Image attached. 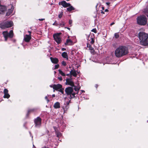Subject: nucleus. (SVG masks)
Segmentation results:
<instances>
[{"label":"nucleus","mask_w":148,"mask_h":148,"mask_svg":"<svg viewBox=\"0 0 148 148\" xmlns=\"http://www.w3.org/2000/svg\"><path fill=\"white\" fill-rule=\"evenodd\" d=\"M128 53L127 48L124 46H120L116 49L115 54L117 57L119 58L126 55Z\"/></svg>","instance_id":"obj_1"},{"label":"nucleus","mask_w":148,"mask_h":148,"mask_svg":"<svg viewBox=\"0 0 148 148\" xmlns=\"http://www.w3.org/2000/svg\"><path fill=\"white\" fill-rule=\"evenodd\" d=\"M138 37L140 44L142 45H148V34L143 32H140L138 34Z\"/></svg>","instance_id":"obj_2"},{"label":"nucleus","mask_w":148,"mask_h":148,"mask_svg":"<svg viewBox=\"0 0 148 148\" xmlns=\"http://www.w3.org/2000/svg\"><path fill=\"white\" fill-rule=\"evenodd\" d=\"M137 21L138 24L144 25L147 24V20L145 16L142 15L137 17Z\"/></svg>","instance_id":"obj_3"},{"label":"nucleus","mask_w":148,"mask_h":148,"mask_svg":"<svg viewBox=\"0 0 148 148\" xmlns=\"http://www.w3.org/2000/svg\"><path fill=\"white\" fill-rule=\"evenodd\" d=\"M13 24V22L11 21L3 22L0 24V27L2 29H5L6 28H8L11 27Z\"/></svg>","instance_id":"obj_4"},{"label":"nucleus","mask_w":148,"mask_h":148,"mask_svg":"<svg viewBox=\"0 0 148 148\" xmlns=\"http://www.w3.org/2000/svg\"><path fill=\"white\" fill-rule=\"evenodd\" d=\"M3 34L5 41H7L8 38H12L13 36V31L12 30H10L9 33L7 31L3 32Z\"/></svg>","instance_id":"obj_5"},{"label":"nucleus","mask_w":148,"mask_h":148,"mask_svg":"<svg viewBox=\"0 0 148 148\" xmlns=\"http://www.w3.org/2000/svg\"><path fill=\"white\" fill-rule=\"evenodd\" d=\"M34 121L36 127L39 128L41 126L42 119L39 117L35 119Z\"/></svg>","instance_id":"obj_6"},{"label":"nucleus","mask_w":148,"mask_h":148,"mask_svg":"<svg viewBox=\"0 0 148 148\" xmlns=\"http://www.w3.org/2000/svg\"><path fill=\"white\" fill-rule=\"evenodd\" d=\"M55 40L59 44L61 42V39L60 35L58 34H55L53 35Z\"/></svg>","instance_id":"obj_7"},{"label":"nucleus","mask_w":148,"mask_h":148,"mask_svg":"<svg viewBox=\"0 0 148 148\" xmlns=\"http://www.w3.org/2000/svg\"><path fill=\"white\" fill-rule=\"evenodd\" d=\"M65 91L67 95H69L73 92V90L72 87H69L65 88Z\"/></svg>","instance_id":"obj_8"},{"label":"nucleus","mask_w":148,"mask_h":148,"mask_svg":"<svg viewBox=\"0 0 148 148\" xmlns=\"http://www.w3.org/2000/svg\"><path fill=\"white\" fill-rule=\"evenodd\" d=\"M66 82L67 83V84L70 85L72 86H74V82L72 80V78L70 77V78H67L66 79Z\"/></svg>","instance_id":"obj_9"},{"label":"nucleus","mask_w":148,"mask_h":148,"mask_svg":"<svg viewBox=\"0 0 148 148\" xmlns=\"http://www.w3.org/2000/svg\"><path fill=\"white\" fill-rule=\"evenodd\" d=\"M62 87V85L60 84H54L52 86V88L54 90L58 91L60 88H61Z\"/></svg>","instance_id":"obj_10"},{"label":"nucleus","mask_w":148,"mask_h":148,"mask_svg":"<svg viewBox=\"0 0 148 148\" xmlns=\"http://www.w3.org/2000/svg\"><path fill=\"white\" fill-rule=\"evenodd\" d=\"M59 4L62 5L64 7L66 8L70 6L71 4L67 3L65 1H63L60 3H59Z\"/></svg>","instance_id":"obj_11"},{"label":"nucleus","mask_w":148,"mask_h":148,"mask_svg":"<svg viewBox=\"0 0 148 148\" xmlns=\"http://www.w3.org/2000/svg\"><path fill=\"white\" fill-rule=\"evenodd\" d=\"M7 8L4 6L0 5V14H3L6 10Z\"/></svg>","instance_id":"obj_12"},{"label":"nucleus","mask_w":148,"mask_h":148,"mask_svg":"<svg viewBox=\"0 0 148 148\" xmlns=\"http://www.w3.org/2000/svg\"><path fill=\"white\" fill-rule=\"evenodd\" d=\"M31 39V36L28 35H25L24 37L25 41L27 42H28Z\"/></svg>","instance_id":"obj_13"},{"label":"nucleus","mask_w":148,"mask_h":148,"mask_svg":"<svg viewBox=\"0 0 148 148\" xmlns=\"http://www.w3.org/2000/svg\"><path fill=\"white\" fill-rule=\"evenodd\" d=\"M14 9V8L13 6H11V8L9 10L8 12H7L6 14V15L7 16H8L10 15L12 13Z\"/></svg>","instance_id":"obj_14"},{"label":"nucleus","mask_w":148,"mask_h":148,"mask_svg":"<svg viewBox=\"0 0 148 148\" xmlns=\"http://www.w3.org/2000/svg\"><path fill=\"white\" fill-rule=\"evenodd\" d=\"M50 58L51 62L53 63L57 64L58 61V60L57 58L50 57Z\"/></svg>","instance_id":"obj_15"},{"label":"nucleus","mask_w":148,"mask_h":148,"mask_svg":"<svg viewBox=\"0 0 148 148\" xmlns=\"http://www.w3.org/2000/svg\"><path fill=\"white\" fill-rule=\"evenodd\" d=\"M72 41L70 39H67L65 44L66 45H72Z\"/></svg>","instance_id":"obj_16"},{"label":"nucleus","mask_w":148,"mask_h":148,"mask_svg":"<svg viewBox=\"0 0 148 148\" xmlns=\"http://www.w3.org/2000/svg\"><path fill=\"white\" fill-rule=\"evenodd\" d=\"M53 107L55 109L59 108H60V103L59 102H56L53 105Z\"/></svg>","instance_id":"obj_17"},{"label":"nucleus","mask_w":148,"mask_h":148,"mask_svg":"<svg viewBox=\"0 0 148 148\" xmlns=\"http://www.w3.org/2000/svg\"><path fill=\"white\" fill-rule=\"evenodd\" d=\"M62 56L66 59V60H68V57L67 55V54L66 52H63L62 53Z\"/></svg>","instance_id":"obj_18"},{"label":"nucleus","mask_w":148,"mask_h":148,"mask_svg":"<svg viewBox=\"0 0 148 148\" xmlns=\"http://www.w3.org/2000/svg\"><path fill=\"white\" fill-rule=\"evenodd\" d=\"M71 75H72L73 76L76 77L77 76V74L75 70H71L70 73Z\"/></svg>","instance_id":"obj_19"},{"label":"nucleus","mask_w":148,"mask_h":148,"mask_svg":"<svg viewBox=\"0 0 148 148\" xmlns=\"http://www.w3.org/2000/svg\"><path fill=\"white\" fill-rule=\"evenodd\" d=\"M68 7H69L67 8V10L69 12H70L72 10H75V8L73 6L71 5Z\"/></svg>","instance_id":"obj_20"},{"label":"nucleus","mask_w":148,"mask_h":148,"mask_svg":"<svg viewBox=\"0 0 148 148\" xmlns=\"http://www.w3.org/2000/svg\"><path fill=\"white\" fill-rule=\"evenodd\" d=\"M87 47L89 48V49L92 52L94 51L93 48L89 44H87Z\"/></svg>","instance_id":"obj_21"},{"label":"nucleus","mask_w":148,"mask_h":148,"mask_svg":"<svg viewBox=\"0 0 148 148\" xmlns=\"http://www.w3.org/2000/svg\"><path fill=\"white\" fill-rule=\"evenodd\" d=\"M75 92H72L71 95H70L69 98L70 99H72L75 97Z\"/></svg>","instance_id":"obj_22"},{"label":"nucleus","mask_w":148,"mask_h":148,"mask_svg":"<svg viewBox=\"0 0 148 148\" xmlns=\"http://www.w3.org/2000/svg\"><path fill=\"white\" fill-rule=\"evenodd\" d=\"M58 71L60 74L62 76H65L66 75L60 69L58 70Z\"/></svg>","instance_id":"obj_23"},{"label":"nucleus","mask_w":148,"mask_h":148,"mask_svg":"<svg viewBox=\"0 0 148 148\" xmlns=\"http://www.w3.org/2000/svg\"><path fill=\"white\" fill-rule=\"evenodd\" d=\"M10 97V95L8 94V93L4 94L3 97L4 98H8Z\"/></svg>","instance_id":"obj_24"},{"label":"nucleus","mask_w":148,"mask_h":148,"mask_svg":"<svg viewBox=\"0 0 148 148\" xmlns=\"http://www.w3.org/2000/svg\"><path fill=\"white\" fill-rule=\"evenodd\" d=\"M65 23L64 22L62 21L61 23L59 24V25L61 27H63L65 25Z\"/></svg>","instance_id":"obj_25"},{"label":"nucleus","mask_w":148,"mask_h":148,"mask_svg":"<svg viewBox=\"0 0 148 148\" xmlns=\"http://www.w3.org/2000/svg\"><path fill=\"white\" fill-rule=\"evenodd\" d=\"M49 96L51 97V96L49 95H47V96H45V99L47 101V103H48L49 101V100L48 99V97H49Z\"/></svg>","instance_id":"obj_26"},{"label":"nucleus","mask_w":148,"mask_h":148,"mask_svg":"<svg viewBox=\"0 0 148 148\" xmlns=\"http://www.w3.org/2000/svg\"><path fill=\"white\" fill-rule=\"evenodd\" d=\"M56 134L57 135V136L58 137L61 136L62 135L61 133L59 132H56Z\"/></svg>","instance_id":"obj_27"},{"label":"nucleus","mask_w":148,"mask_h":148,"mask_svg":"<svg viewBox=\"0 0 148 148\" xmlns=\"http://www.w3.org/2000/svg\"><path fill=\"white\" fill-rule=\"evenodd\" d=\"M74 87V89L76 91H78L80 88V87L78 88L76 86H75Z\"/></svg>","instance_id":"obj_28"},{"label":"nucleus","mask_w":148,"mask_h":148,"mask_svg":"<svg viewBox=\"0 0 148 148\" xmlns=\"http://www.w3.org/2000/svg\"><path fill=\"white\" fill-rule=\"evenodd\" d=\"M64 89L62 88H60L58 91L61 92L62 94H63L64 93Z\"/></svg>","instance_id":"obj_29"},{"label":"nucleus","mask_w":148,"mask_h":148,"mask_svg":"<svg viewBox=\"0 0 148 148\" xmlns=\"http://www.w3.org/2000/svg\"><path fill=\"white\" fill-rule=\"evenodd\" d=\"M34 109H30V110H29L28 111V112H27V116H28V114H29V113L30 112H32V111H34Z\"/></svg>","instance_id":"obj_30"},{"label":"nucleus","mask_w":148,"mask_h":148,"mask_svg":"<svg viewBox=\"0 0 148 148\" xmlns=\"http://www.w3.org/2000/svg\"><path fill=\"white\" fill-rule=\"evenodd\" d=\"M114 36L116 38H117L119 37V35L117 33H115L114 34Z\"/></svg>","instance_id":"obj_31"},{"label":"nucleus","mask_w":148,"mask_h":148,"mask_svg":"<svg viewBox=\"0 0 148 148\" xmlns=\"http://www.w3.org/2000/svg\"><path fill=\"white\" fill-rule=\"evenodd\" d=\"M94 43V38H91V41H90L91 44H93Z\"/></svg>","instance_id":"obj_32"},{"label":"nucleus","mask_w":148,"mask_h":148,"mask_svg":"<svg viewBox=\"0 0 148 148\" xmlns=\"http://www.w3.org/2000/svg\"><path fill=\"white\" fill-rule=\"evenodd\" d=\"M91 32H93L95 33H97V30L96 28H94L92 29L91 30Z\"/></svg>","instance_id":"obj_33"},{"label":"nucleus","mask_w":148,"mask_h":148,"mask_svg":"<svg viewBox=\"0 0 148 148\" xmlns=\"http://www.w3.org/2000/svg\"><path fill=\"white\" fill-rule=\"evenodd\" d=\"M8 90L7 89H5L4 90V94H6L8 93Z\"/></svg>","instance_id":"obj_34"},{"label":"nucleus","mask_w":148,"mask_h":148,"mask_svg":"<svg viewBox=\"0 0 148 148\" xmlns=\"http://www.w3.org/2000/svg\"><path fill=\"white\" fill-rule=\"evenodd\" d=\"M62 65H63L64 66H65L66 65V62H65L64 61H62Z\"/></svg>","instance_id":"obj_35"},{"label":"nucleus","mask_w":148,"mask_h":148,"mask_svg":"<svg viewBox=\"0 0 148 148\" xmlns=\"http://www.w3.org/2000/svg\"><path fill=\"white\" fill-rule=\"evenodd\" d=\"M59 65L58 64H57L55 65L54 69H58L59 67Z\"/></svg>","instance_id":"obj_36"},{"label":"nucleus","mask_w":148,"mask_h":148,"mask_svg":"<svg viewBox=\"0 0 148 148\" xmlns=\"http://www.w3.org/2000/svg\"><path fill=\"white\" fill-rule=\"evenodd\" d=\"M143 12L145 13L148 12V10L147 9H144Z\"/></svg>","instance_id":"obj_37"},{"label":"nucleus","mask_w":148,"mask_h":148,"mask_svg":"<svg viewBox=\"0 0 148 148\" xmlns=\"http://www.w3.org/2000/svg\"><path fill=\"white\" fill-rule=\"evenodd\" d=\"M62 13H61L60 14H59V15H58V16L59 18H61L62 17Z\"/></svg>","instance_id":"obj_38"},{"label":"nucleus","mask_w":148,"mask_h":148,"mask_svg":"<svg viewBox=\"0 0 148 148\" xmlns=\"http://www.w3.org/2000/svg\"><path fill=\"white\" fill-rule=\"evenodd\" d=\"M56 21H55V22L53 24V25H56L57 26L58 25V23H56Z\"/></svg>","instance_id":"obj_39"},{"label":"nucleus","mask_w":148,"mask_h":148,"mask_svg":"<svg viewBox=\"0 0 148 148\" xmlns=\"http://www.w3.org/2000/svg\"><path fill=\"white\" fill-rule=\"evenodd\" d=\"M58 78L60 81H62V77L61 76L58 77Z\"/></svg>","instance_id":"obj_40"},{"label":"nucleus","mask_w":148,"mask_h":148,"mask_svg":"<svg viewBox=\"0 0 148 148\" xmlns=\"http://www.w3.org/2000/svg\"><path fill=\"white\" fill-rule=\"evenodd\" d=\"M69 24L71 25V24L72 23V20H69Z\"/></svg>","instance_id":"obj_41"},{"label":"nucleus","mask_w":148,"mask_h":148,"mask_svg":"<svg viewBox=\"0 0 148 148\" xmlns=\"http://www.w3.org/2000/svg\"><path fill=\"white\" fill-rule=\"evenodd\" d=\"M45 20L44 18L39 19V20L40 21H42Z\"/></svg>","instance_id":"obj_42"},{"label":"nucleus","mask_w":148,"mask_h":148,"mask_svg":"<svg viewBox=\"0 0 148 148\" xmlns=\"http://www.w3.org/2000/svg\"><path fill=\"white\" fill-rule=\"evenodd\" d=\"M66 50V49L65 48H62V51H65Z\"/></svg>","instance_id":"obj_43"},{"label":"nucleus","mask_w":148,"mask_h":148,"mask_svg":"<svg viewBox=\"0 0 148 148\" xmlns=\"http://www.w3.org/2000/svg\"><path fill=\"white\" fill-rule=\"evenodd\" d=\"M90 34L88 35V36L87 37V39L88 40V39H89V37L90 36Z\"/></svg>","instance_id":"obj_44"},{"label":"nucleus","mask_w":148,"mask_h":148,"mask_svg":"<svg viewBox=\"0 0 148 148\" xmlns=\"http://www.w3.org/2000/svg\"><path fill=\"white\" fill-rule=\"evenodd\" d=\"M28 33H29V35H30V36H31V32H30V31H29L28 32Z\"/></svg>","instance_id":"obj_45"},{"label":"nucleus","mask_w":148,"mask_h":148,"mask_svg":"<svg viewBox=\"0 0 148 148\" xmlns=\"http://www.w3.org/2000/svg\"><path fill=\"white\" fill-rule=\"evenodd\" d=\"M114 24V22L110 24V25H113Z\"/></svg>","instance_id":"obj_46"},{"label":"nucleus","mask_w":148,"mask_h":148,"mask_svg":"<svg viewBox=\"0 0 148 148\" xmlns=\"http://www.w3.org/2000/svg\"><path fill=\"white\" fill-rule=\"evenodd\" d=\"M52 96L53 97H55V94H53L52 95Z\"/></svg>","instance_id":"obj_47"},{"label":"nucleus","mask_w":148,"mask_h":148,"mask_svg":"<svg viewBox=\"0 0 148 148\" xmlns=\"http://www.w3.org/2000/svg\"><path fill=\"white\" fill-rule=\"evenodd\" d=\"M101 13H102V14H104V12L103 11H101Z\"/></svg>","instance_id":"obj_48"},{"label":"nucleus","mask_w":148,"mask_h":148,"mask_svg":"<svg viewBox=\"0 0 148 148\" xmlns=\"http://www.w3.org/2000/svg\"><path fill=\"white\" fill-rule=\"evenodd\" d=\"M67 105H68L69 104V102H68L67 101L66 102Z\"/></svg>","instance_id":"obj_49"},{"label":"nucleus","mask_w":148,"mask_h":148,"mask_svg":"<svg viewBox=\"0 0 148 148\" xmlns=\"http://www.w3.org/2000/svg\"><path fill=\"white\" fill-rule=\"evenodd\" d=\"M65 28H67V29H69V30H70V28H69V27H65Z\"/></svg>","instance_id":"obj_50"},{"label":"nucleus","mask_w":148,"mask_h":148,"mask_svg":"<svg viewBox=\"0 0 148 148\" xmlns=\"http://www.w3.org/2000/svg\"><path fill=\"white\" fill-rule=\"evenodd\" d=\"M95 87H96V88H97L98 87V85H97L96 84V85H95Z\"/></svg>","instance_id":"obj_51"},{"label":"nucleus","mask_w":148,"mask_h":148,"mask_svg":"<svg viewBox=\"0 0 148 148\" xmlns=\"http://www.w3.org/2000/svg\"><path fill=\"white\" fill-rule=\"evenodd\" d=\"M105 12H107V11H108V9H106V10H105Z\"/></svg>","instance_id":"obj_52"},{"label":"nucleus","mask_w":148,"mask_h":148,"mask_svg":"<svg viewBox=\"0 0 148 148\" xmlns=\"http://www.w3.org/2000/svg\"><path fill=\"white\" fill-rule=\"evenodd\" d=\"M53 86V85H50V87L52 88V86Z\"/></svg>","instance_id":"obj_53"},{"label":"nucleus","mask_w":148,"mask_h":148,"mask_svg":"<svg viewBox=\"0 0 148 148\" xmlns=\"http://www.w3.org/2000/svg\"><path fill=\"white\" fill-rule=\"evenodd\" d=\"M102 9L103 10H104V7H102Z\"/></svg>","instance_id":"obj_54"},{"label":"nucleus","mask_w":148,"mask_h":148,"mask_svg":"<svg viewBox=\"0 0 148 148\" xmlns=\"http://www.w3.org/2000/svg\"><path fill=\"white\" fill-rule=\"evenodd\" d=\"M70 74V73L69 74H66V75L67 76H69Z\"/></svg>","instance_id":"obj_55"},{"label":"nucleus","mask_w":148,"mask_h":148,"mask_svg":"<svg viewBox=\"0 0 148 148\" xmlns=\"http://www.w3.org/2000/svg\"><path fill=\"white\" fill-rule=\"evenodd\" d=\"M82 93L83 92H85V91H84V90H82Z\"/></svg>","instance_id":"obj_56"},{"label":"nucleus","mask_w":148,"mask_h":148,"mask_svg":"<svg viewBox=\"0 0 148 148\" xmlns=\"http://www.w3.org/2000/svg\"><path fill=\"white\" fill-rule=\"evenodd\" d=\"M42 148H49L48 147H43Z\"/></svg>","instance_id":"obj_57"},{"label":"nucleus","mask_w":148,"mask_h":148,"mask_svg":"<svg viewBox=\"0 0 148 148\" xmlns=\"http://www.w3.org/2000/svg\"><path fill=\"white\" fill-rule=\"evenodd\" d=\"M54 74H56V72L55 71H54Z\"/></svg>","instance_id":"obj_58"},{"label":"nucleus","mask_w":148,"mask_h":148,"mask_svg":"<svg viewBox=\"0 0 148 148\" xmlns=\"http://www.w3.org/2000/svg\"><path fill=\"white\" fill-rule=\"evenodd\" d=\"M37 41H36V42H35L34 43H37Z\"/></svg>","instance_id":"obj_59"},{"label":"nucleus","mask_w":148,"mask_h":148,"mask_svg":"<svg viewBox=\"0 0 148 148\" xmlns=\"http://www.w3.org/2000/svg\"><path fill=\"white\" fill-rule=\"evenodd\" d=\"M70 101H71V100H70L69 102H69V103L70 102Z\"/></svg>","instance_id":"obj_60"},{"label":"nucleus","mask_w":148,"mask_h":148,"mask_svg":"<svg viewBox=\"0 0 148 148\" xmlns=\"http://www.w3.org/2000/svg\"><path fill=\"white\" fill-rule=\"evenodd\" d=\"M79 72H77V73H79Z\"/></svg>","instance_id":"obj_61"},{"label":"nucleus","mask_w":148,"mask_h":148,"mask_svg":"<svg viewBox=\"0 0 148 148\" xmlns=\"http://www.w3.org/2000/svg\"><path fill=\"white\" fill-rule=\"evenodd\" d=\"M54 128L55 129V127H54Z\"/></svg>","instance_id":"obj_62"}]
</instances>
